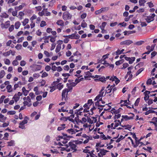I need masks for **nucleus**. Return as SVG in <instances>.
<instances>
[{"label":"nucleus","mask_w":157,"mask_h":157,"mask_svg":"<svg viewBox=\"0 0 157 157\" xmlns=\"http://www.w3.org/2000/svg\"><path fill=\"white\" fill-rule=\"evenodd\" d=\"M46 10L45 9H43L42 11L41 12H39L38 13V14L40 16H42L44 15L45 13V10Z\"/></svg>","instance_id":"37998d69"},{"label":"nucleus","mask_w":157,"mask_h":157,"mask_svg":"<svg viewBox=\"0 0 157 157\" xmlns=\"http://www.w3.org/2000/svg\"><path fill=\"white\" fill-rule=\"evenodd\" d=\"M106 24L107 23L105 22H103L102 23L101 25L100 26V27L101 30H102V31H105L104 28L106 25Z\"/></svg>","instance_id":"aec40b11"},{"label":"nucleus","mask_w":157,"mask_h":157,"mask_svg":"<svg viewBox=\"0 0 157 157\" xmlns=\"http://www.w3.org/2000/svg\"><path fill=\"white\" fill-rule=\"evenodd\" d=\"M66 124H61L60 126L58 127L57 130L58 131H61L64 129L65 128Z\"/></svg>","instance_id":"6ab92c4d"},{"label":"nucleus","mask_w":157,"mask_h":157,"mask_svg":"<svg viewBox=\"0 0 157 157\" xmlns=\"http://www.w3.org/2000/svg\"><path fill=\"white\" fill-rule=\"evenodd\" d=\"M44 15L46 16H49L51 15V13L47 11V9H45Z\"/></svg>","instance_id":"de8ad7c7"},{"label":"nucleus","mask_w":157,"mask_h":157,"mask_svg":"<svg viewBox=\"0 0 157 157\" xmlns=\"http://www.w3.org/2000/svg\"><path fill=\"white\" fill-rule=\"evenodd\" d=\"M35 68L36 70H40L41 68V66L40 65H36L35 66Z\"/></svg>","instance_id":"6e6d98bb"},{"label":"nucleus","mask_w":157,"mask_h":157,"mask_svg":"<svg viewBox=\"0 0 157 157\" xmlns=\"http://www.w3.org/2000/svg\"><path fill=\"white\" fill-rule=\"evenodd\" d=\"M124 138V137H123L121 135L120 137L117 139L116 140V142L117 143L119 142L122 140Z\"/></svg>","instance_id":"c03bdc74"},{"label":"nucleus","mask_w":157,"mask_h":157,"mask_svg":"<svg viewBox=\"0 0 157 157\" xmlns=\"http://www.w3.org/2000/svg\"><path fill=\"white\" fill-rule=\"evenodd\" d=\"M22 90L24 95L25 96H26L29 93V91L26 90L25 88V87H22Z\"/></svg>","instance_id":"4be33fe9"},{"label":"nucleus","mask_w":157,"mask_h":157,"mask_svg":"<svg viewBox=\"0 0 157 157\" xmlns=\"http://www.w3.org/2000/svg\"><path fill=\"white\" fill-rule=\"evenodd\" d=\"M63 139V140L62 141V140H61V142H62L63 144H66L67 142V140H69V139H67V138H63L62 139Z\"/></svg>","instance_id":"4d7b16f0"},{"label":"nucleus","mask_w":157,"mask_h":157,"mask_svg":"<svg viewBox=\"0 0 157 157\" xmlns=\"http://www.w3.org/2000/svg\"><path fill=\"white\" fill-rule=\"evenodd\" d=\"M1 25L2 28L3 27L2 25H3V28L7 29L10 25V21H7L5 22L4 24H2Z\"/></svg>","instance_id":"f8f14e48"},{"label":"nucleus","mask_w":157,"mask_h":157,"mask_svg":"<svg viewBox=\"0 0 157 157\" xmlns=\"http://www.w3.org/2000/svg\"><path fill=\"white\" fill-rule=\"evenodd\" d=\"M5 97L6 96L3 95L1 96L0 98V104H1L3 102L4 99L5 98Z\"/></svg>","instance_id":"69168bd1"},{"label":"nucleus","mask_w":157,"mask_h":157,"mask_svg":"<svg viewBox=\"0 0 157 157\" xmlns=\"http://www.w3.org/2000/svg\"><path fill=\"white\" fill-rule=\"evenodd\" d=\"M46 24L45 21H41V23L40 24V26L41 27H44V26H46Z\"/></svg>","instance_id":"603ef678"},{"label":"nucleus","mask_w":157,"mask_h":157,"mask_svg":"<svg viewBox=\"0 0 157 157\" xmlns=\"http://www.w3.org/2000/svg\"><path fill=\"white\" fill-rule=\"evenodd\" d=\"M7 92L10 93L13 91V89L11 85H8L6 87Z\"/></svg>","instance_id":"dca6fc26"},{"label":"nucleus","mask_w":157,"mask_h":157,"mask_svg":"<svg viewBox=\"0 0 157 157\" xmlns=\"http://www.w3.org/2000/svg\"><path fill=\"white\" fill-rule=\"evenodd\" d=\"M90 150L85 148L83 150V152L84 153H87V154H89L90 155Z\"/></svg>","instance_id":"5fc2aeb1"},{"label":"nucleus","mask_w":157,"mask_h":157,"mask_svg":"<svg viewBox=\"0 0 157 157\" xmlns=\"http://www.w3.org/2000/svg\"><path fill=\"white\" fill-rule=\"evenodd\" d=\"M8 145V146H13L14 145V141L13 140H11L10 142H7Z\"/></svg>","instance_id":"c756f323"},{"label":"nucleus","mask_w":157,"mask_h":157,"mask_svg":"<svg viewBox=\"0 0 157 157\" xmlns=\"http://www.w3.org/2000/svg\"><path fill=\"white\" fill-rule=\"evenodd\" d=\"M131 73V71H128L127 72V75L125 76V79H126V78L128 77V76H129L128 78V79L127 80V81L128 80H130L132 79V78L133 75Z\"/></svg>","instance_id":"9d476101"},{"label":"nucleus","mask_w":157,"mask_h":157,"mask_svg":"<svg viewBox=\"0 0 157 157\" xmlns=\"http://www.w3.org/2000/svg\"><path fill=\"white\" fill-rule=\"evenodd\" d=\"M7 117H4V116L0 113V122H4L6 119Z\"/></svg>","instance_id":"4468645a"},{"label":"nucleus","mask_w":157,"mask_h":157,"mask_svg":"<svg viewBox=\"0 0 157 157\" xmlns=\"http://www.w3.org/2000/svg\"><path fill=\"white\" fill-rule=\"evenodd\" d=\"M75 120L77 124H78L79 123H80V122H79V120H80V119H79L78 118V116L77 115V117H76L75 118Z\"/></svg>","instance_id":"0e129e2a"},{"label":"nucleus","mask_w":157,"mask_h":157,"mask_svg":"<svg viewBox=\"0 0 157 157\" xmlns=\"http://www.w3.org/2000/svg\"><path fill=\"white\" fill-rule=\"evenodd\" d=\"M95 105L96 106H97L98 107H100L102 108L104 107L105 105H100V101L99 100L97 101L95 103Z\"/></svg>","instance_id":"b1692460"},{"label":"nucleus","mask_w":157,"mask_h":157,"mask_svg":"<svg viewBox=\"0 0 157 157\" xmlns=\"http://www.w3.org/2000/svg\"><path fill=\"white\" fill-rule=\"evenodd\" d=\"M50 88L51 89V90H50V92H52L56 90V86H51Z\"/></svg>","instance_id":"49530a36"},{"label":"nucleus","mask_w":157,"mask_h":157,"mask_svg":"<svg viewBox=\"0 0 157 157\" xmlns=\"http://www.w3.org/2000/svg\"><path fill=\"white\" fill-rule=\"evenodd\" d=\"M128 115L131 114V116L129 117L127 115H122L121 116L122 118L120 121L121 122H122L124 121H127L129 120H132L133 119L134 117V114L131 113H128Z\"/></svg>","instance_id":"f03ea898"},{"label":"nucleus","mask_w":157,"mask_h":157,"mask_svg":"<svg viewBox=\"0 0 157 157\" xmlns=\"http://www.w3.org/2000/svg\"><path fill=\"white\" fill-rule=\"evenodd\" d=\"M23 6L21 5H20L18 6H16L15 9L17 10H21L23 8Z\"/></svg>","instance_id":"13d9d810"},{"label":"nucleus","mask_w":157,"mask_h":157,"mask_svg":"<svg viewBox=\"0 0 157 157\" xmlns=\"http://www.w3.org/2000/svg\"><path fill=\"white\" fill-rule=\"evenodd\" d=\"M87 121V119L85 117H83L82 119V120H79L80 123H81L83 124H85Z\"/></svg>","instance_id":"f704fd0d"},{"label":"nucleus","mask_w":157,"mask_h":157,"mask_svg":"<svg viewBox=\"0 0 157 157\" xmlns=\"http://www.w3.org/2000/svg\"><path fill=\"white\" fill-rule=\"evenodd\" d=\"M10 52H11V50H10L9 51H8L6 52H4L3 53V56L6 57L9 56L10 54Z\"/></svg>","instance_id":"c9c22d12"},{"label":"nucleus","mask_w":157,"mask_h":157,"mask_svg":"<svg viewBox=\"0 0 157 157\" xmlns=\"http://www.w3.org/2000/svg\"><path fill=\"white\" fill-rule=\"evenodd\" d=\"M37 18V16L35 14H33V16L30 18V20L31 21H33L34 19Z\"/></svg>","instance_id":"680f3d73"},{"label":"nucleus","mask_w":157,"mask_h":157,"mask_svg":"<svg viewBox=\"0 0 157 157\" xmlns=\"http://www.w3.org/2000/svg\"><path fill=\"white\" fill-rule=\"evenodd\" d=\"M22 45L21 44H17L15 46V48L18 50H20L21 49Z\"/></svg>","instance_id":"338daca9"},{"label":"nucleus","mask_w":157,"mask_h":157,"mask_svg":"<svg viewBox=\"0 0 157 157\" xmlns=\"http://www.w3.org/2000/svg\"><path fill=\"white\" fill-rule=\"evenodd\" d=\"M29 19L28 18L25 19L24 21L22 22L23 25L25 26L29 22Z\"/></svg>","instance_id":"cd10ccee"},{"label":"nucleus","mask_w":157,"mask_h":157,"mask_svg":"<svg viewBox=\"0 0 157 157\" xmlns=\"http://www.w3.org/2000/svg\"><path fill=\"white\" fill-rule=\"evenodd\" d=\"M5 72L4 70H2L0 72V79L2 78L5 75Z\"/></svg>","instance_id":"bb28decb"},{"label":"nucleus","mask_w":157,"mask_h":157,"mask_svg":"<svg viewBox=\"0 0 157 157\" xmlns=\"http://www.w3.org/2000/svg\"><path fill=\"white\" fill-rule=\"evenodd\" d=\"M124 61V59H121L120 60L117 61L115 62V64L117 66H118L123 63Z\"/></svg>","instance_id":"a878e982"},{"label":"nucleus","mask_w":157,"mask_h":157,"mask_svg":"<svg viewBox=\"0 0 157 157\" xmlns=\"http://www.w3.org/2000/svg\"><path fill=\"white\" fill-rule=\"evenodd\" d=\"M95 82H102L106 81L105 78L104 76H101L99 78H96L94 79Z\"/></svg>","instance_id":"9b49d317"},{"label":"nucleus","mask_w":157,"mask_h":157,"mask_svg":"<svg viewBox=\"0 0 157 157\" xmlns=\"http://www.w3.org/2000/svg\"><path fill=\"white\" fill-rule=\"evenodd\" d=\"M129 66V65L127 63H124L123 64V67H122L121 68V69H125L126 67H128V66Z\"/></svg>","instance_id":"052dcab7"},{"label":"nucleus","mask_w":157,"mask_h":157,"mask_svg":"<svg viewBox=\"0 0 157 157\" xmlns=\"http://www.w3.org/2000/svg\"><path fill=\"white\" fill-rule=\"evenodd\" d=\"M63 87V85L62 83H58L57 86V88L59 90H61Z\"/></svg>","instance_id":"393cba45"},{"label":"nucleus","mask_w":157,"mask_h":157,"mask_svg":"<svg viewBox=\"0 0 157 157\" xmlns=\"http://www.w3.org/2000/svg\"><path fill=\"white\" fill-rule=\"evenodd\" d=\"M132 43L133 42L132 40H128L121 42L120 44L121 45H128L132 44Z\"/></svg>","instance_id":"1a4fd4ad"},{"label":"nucleus","mask_w":157,"mask_h":157,"mask_svg":"<svg viewBox=\"0 0 157 157\" xmlns=\"http://www.w3.org/2000/svg\"><path fill=\"white\" fill-rule=\"evenodd\" d=\"M140 98H138L136 101L135 103H134V105L136 106H138V104L140 101Z\"/></svg>","instance_id":"864d4df0"},{"label":"nucleus","mask_w":157,"mask_h":157,"mask_svg":"<svg viewBox=\"0 0 157 157\" xmlns=\"http://www.w3.org/2000/svg\"><path fill=\"white\" fill-rule=\"evenodd\" d=\"M70 91V89L65 88L63 89L62 93V101H66L67 99L68 93Z\"/></svg>","instance_id":"f257e3e1"},{"label":"nucleus","mask_w":157,"mask_h":157,"mask_svg":"<svg viewBox=\"0 0 157 157\" xmlns=\"http://www.w3.org/2000/svg\"><path fill=\"white\" fill-rule=\"evenodd\" d=\"M94 105V102L92 101V100L91 99H89L87 103H85L83 105L84 108H86L88 109H89L90 107L92 105Z\"/></svg>","instance_id":"39448f33"},{"label":"nucleus","mask_w":157,"mask_h":157,"mask_svg":"<svg viewBox=\"0 0 157 157\" xmlns=\"http://www.w3.org/2000/svg\"><path fill=\"white\" fill-rule=\"evenodd\" d=\"M61 48V46L59 45H57L55 50V52L56 53H58L59 52Z\"/></svg>","instance_id":"79ce46f5"},{"label":"nucleus","mask_w":157,"mask_h":157,"mask_svg":"<svg viewBox=\"0 0 157 157\" xmlns=\"http://www.w3.org/2000/svg\"><path fill=\"white\" fill-rule=\"evenodd\" d=\"M146 1L145 0H139V5L140 6H144V3Z\"/></svg>","instance_id":"473e14b6"},{"label":"nucleus","mask_w":157,"mask_h":157,"mask_svg":"<svg viewBox=\"0 0 157 157\" xmlns=\"http://www.w3.org/2000/svg\"><path fill=\"white\" fill-rule=\"evenodd\" d=\"M91 118L93 119L92 120L90 117H87V121L90 124H92L96 122L97 119L96 117H91Z\"/></svg>","instance_id":"6e6552de"},{"label":"nucleus","mask_w":157,"mask_h":157,"mask_svg":"<svg viewBox=\"0 0 157 157\" xmlns=\"http://www.w3.org/2000/svg\"><path fill=\"white\" fill-rule=\"evenodd\" d=\"M144 70V68H141L140 69H139L137 72L136 73V76H137L140 73L143 71Z\"/></svg>","instance_id":"4c0bfd02"},{"label":"nucleus","mask_w":157,"mask_h":157,"mask_svg":"<svg viewBox=\"0 0 157 157\" xmlns=\"http://www.w3.org/2000/svg\"><path fill=\"white\" fill-rule=\"evenodd\" d=\"M16 113L15 111H10L8 112L7 114L8 115H13L14 114Z\"/></svg>","instance_id":"3c124183"},{"label":"nucleus","mask_w":157,"mask_h":157,"mask_svg":"<svg viewBox=\"0 0 157 157\" xmlns=\"http://www.w3.org/2000/svg\"><path fill=\"white\" fill-rule=\"evenodd\" d=\"M62 134L63 135V136H63V138H67L68 139H70L72 137L71 136H68L66 134L64 133H62Z\"/></svg>","instance_id":"7c9ffc66"},{"label":"nucleus","mask_w":157,"mask_h":157,"mask_svg":"<svg viewBox=\"0 0 157 157\" xmlns=\"http://www.w3.org/2000/svg\"><path fill=\"white\" fill-rule=\"evenodd\" d=\"M109 9V7H104L101 8V13L102 12H104L105 11H108Z\"/></svg>","instance_id":"c85d7f7f"},{"label":"nucleus","mask_w":157,"mask_h":157,"mask_svg":"<svg viewBox=\"0 0 157 157\" xmlns=\"http://www.w3.org/2000/svg\"><path fill=\"white\" fill-rule=\"evenodd\" d=\"M12 64L13 66H17L18 64V62L17 60L15 59L12 62Z\"/></svg>","instance_id":"8fccbe9b"},{"label":"nucleus","mask_w":157,"mask_h":157,"mask_svg":"<svg viewBox=\"0 0 157 157\" xmlns=\"http://www.w3.org/2000/svg\"><path fill=\"white\" fill-rule=\"evenodd\" d=\"M13 99H14V101L16 102H17V101H18L20 98V97H19L17 94H15L14 96H13V97L12 98Z\"/></svg>","instance_id":"2f4dec72"},{"label":"nucleus","mask_w":157,"mask_h":157,"mask_svg":"<svg viewBox=\"0 0 157 157\" xmlns=\"http://www.w3.org/2000/svg\"><path fill=\"white\" fill-rule=\"evenodd\" d=\"M83 113V112H80L79 110H75V114H76L77 116L82 115Z\"/></svg>","instance_id":"72a5a7b5"},{"label":"nucleus","mask_w":157,"mask_h":157,"mask_svg":"<svg viewBox=\"0 0 157 157\" xmlns=\"http://www.w3.org/2000/svg\"><path fill=\"white\" fill-rule=\"evenodd\" d=\"M29 119V118L27 116H25L24 118V120L21 122H20L19 124L24 125L25 124H27L28 122V120Z\"/></svg>","instance_id":"ddd939ff"},{"label":"nucleus","mask_w":157,"mask_h":157,"mask_svg":"<svg viewBox=\"0 0 157 157\" xmlns=\"http://www.w3.org/2000/svg\"><path fill=\"white\" fill-rule=\"evenodd\" d=\"M68 145L70 148L72 149V150H73V152L77 151V146L75 144H74L73 142H70L68 143Z\"/></svg>","instance_id":"423d86ee"},{"label":"nucleus","mask_w":157,"mask_h":157,"mask_svg":"<svg viewBox=\"0 0 157 157\" xmlns=\"http://www.w3.org/2000/svg\"><path fill=\"white\" fill-rule=\"evenodd\" d=\"M56 23L57 25L61 26H63L64 25V22L62 20H58Z\"/></svg>","instance_id":"412c9836"},{"label":"nucleus","mask_w":157,"mask_h":157,"mask_svg":"<svg viewBox=\"0 0 157 157\" xmlns=\"http://www.w3.org/2000/svg\"><path fill=\"white\" fill-rule=\"evenodd\" d=\"M51 69V67L50 66L47 65L45 67V69L47 71H49Z\"/></svg>","instance_id":"774afa93"},{"label":"nucleus","mask_w":157,"mask_h":157,"mask_svg":"<svg viewBox=\"0 0 157 157\" xmlns=\"http://www.w3.org/2000/svg\"><path fill=\"white\" fill-rule=\"evenodd\" d=\"M140 143V140H136V144H134L133 145H132L133 147H137L139 145V144Z\"/></svg>","instance_id":"e433bc0d"},{"label":"nucleus","mask_w":157,"mask_h":157,"mask_svg":"<svg viewBox=\"0 0 157 157\" xmlns=\"http://www.w3.org/2000/svg\"><path fill=\"white\" fill-rule=\"evenodd\" d=\"M144 43V41L142 40L138 41L135 43V44L137 45H140Z\"/></svg>","instance_id":"a18cd8bd"},{"label":"nucleus","mask_w":157,"mask_h":157,"mask_svg":"<svg viewBox=\"0 0 157 157\" xmlns=\"http://www.w3.org/2000/svg\"><path fill=\"white\" fill-rule=\"evenodd\" d=\"M21 23L19 21H17L15 23L14 27L16 29H18L20 25H21Z\"/></svg>","instance_id":"a211bd4d"},{"label":"nucleus","mask_w":157,"mask_h":157,"mask_svg":"<svg viewBox=\"0 0 157 157\" xmlns=\"http://www.w3.org/2000/svg\"><path fill=\"white\" fill-rule=\"evenodd\" d=\"M5 63L7 65H9L10 63V61L8 59H4Z\"/></svg>","instance_id":"ea45409f"},{"label":"nucleus","mask_w":157,"mask_h":157,"mask_svg":"<svg viewBox=\"0 0 157 157\" xmlns=\"http://www.w3.org/2000/svg\"><path fill=\"white\" fill-rule=\"evenodd\" d=\"M121 54V52L120 50L119 49H118L116 52L113 53L112 54L113 55H120Z\"/></svg>","instance_id":"a19ab883"},{"label":"nucleus","mask_w":157,"mask_h":157,"mask_svg":"<svg viewBox=\"0 0 157 157\" xmlns=\"http://www.w3.org/2000/svg\"><path fill=\"white\" fill-rule=\"evenodd\" d=\"M29 96L31 97L32 99H34L35 97V95L33 92H30L29 94Z\"/></svg>","instance_id":"e2e57ef3"},{"label":"nucleus","mask_w":157,"mask_h":157,"mask_svg":"<svg viewBox=\"0 0 157 157\" xmlns=\"http://www.w3.org/2000/svg\"><path fill=\"white\" fill-rule=\"evenodd\" d=\"M121 117V114L119 113L118 114H115L114 116L113 117V119L114 120V122H117V119H118L120 117Z\"/></svg>","instance_id":"f3484780"},{"label":"nucleus","mask_w":157,"mask_h":157,"mask_svg":"<svg viewBox=\"0 0 157 157\" xmlns=\"http://www.w3.org/2000/svg\"><path fill=\"white\" fill-rule=\"evenodd\" d=\"M153 113V114L155 113L157 115V112L151 110H149L148 111L146 112L145 113V115H148L150 113Z\"/></svg>","instance_id":"2eb2a0df"},{"label":"nucleus","mask_w":157,"mask_h":157,"mask_svg":"<svg viewBox=\"0 0 157 157\" xmlns=\"http://www.w3.org/2000/svg\"><path fill=\"white\" fill-rule=\"evenodd\" d=\"M71 15L67 11L63 13V17L65 21L71 19Z\"/></svg>","instance_id":"20e7f679"},{"label":"nucleus","mask_w":157,"mask_h":157,"mask_svg":"<svg viewBox=\"0 0 157 157\" xmlns=\"http://www.w3.org/2000/svg\"><path fill=\"white\" fill-rule=\"evenodd\" d=\"M82 129L83 128H80L79 130H78L77 128L75 129L73 128H70V129H67V132L70 134L73 135V134H75L76 132L82 130Z\"/></svg>","instance_id":"7ed1b4c3"},{"label":"nucleus","mask_w":157,"mask_h":157,"mask_svg":"<svg viewBox=\"0 0 157 157\" xmlns=\"http://www.w3.org/2000/svg\"><path fill=\"white\" fill-rule=\"evenodd\" d=\"M18 83L21 84V82H18V83H16V84H14V87H13V90H16L17 88L18 87H19V85L18 84Z\"/></svg>","instance_id":"09e8293b"},{"label":"nucleus","mask_w":157,"mask_h":157,"mask_svg":"<svg viewBox=\"0 0 157 157\" xmlns=\"http://www.w3.org/2000/svg\"><path fill=\"white\" fill-rule=\"evenodd\" d=\"M81 26L82 27L85 28L87 27V24L85 22V20H83L82 22Z\"/></svg>","instance_id":"58836bf2"},{"label":"nucleus","mask_w":157,"mask_h":157,"mask_svg":"<svg viewBox=\"0 0 157 157\" xmlns=\"http://www.w3.org/2000/svg\"><path fill=\"white\" fill-rule=\"evenodd\" d=\"M154 19H153L151 17H150V16H148L147 17V18H146L145 20L148 23H149L151 21H154Z\"/></svg>","instance_id":"5701e85b"},{"label":"nucleus","mask_w":157,"mask_h":157,"mask_svg":"<svg viewBox=\"0 0 157 157\" xmlns=\"http://www.w3.org/2000/svg\"><path fill=\"white\" fill-rule=\"evenodd\" d=\"M108 152V151L106 150H104V149H101L100 150L99 153L98 154V156L99 157H101L105 155Z\"/></svg>","instance_id":"0eeeda50"},{"label":"nucleus","mask_w":157,"mask_h":157,"mask_svg":"<svg viewBox=\"0 0 157 157\" xmlns=\"http://www.w3.org/2000/svg\"><path fill=\"white\" fill-rule=\"evenodd\" d=\"M14 29V26L13 25H11L9 28V31L10 32H12Z\"/></svg>","instance_id":"bf43d9fd"}]
</instances>
